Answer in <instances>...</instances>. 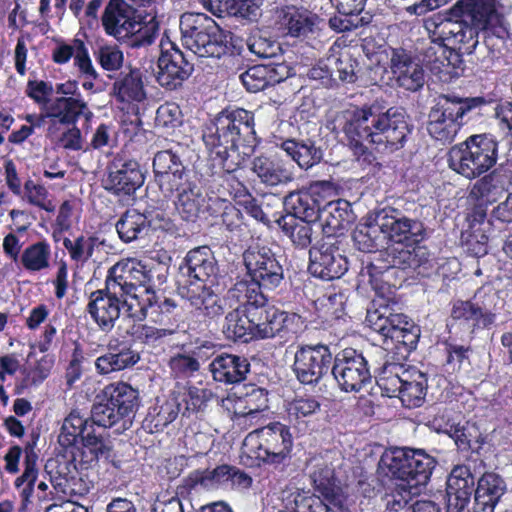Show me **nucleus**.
Segmentation results:
<instances>
[{
  "label": "nucleus",
  "instance_id": "nucleus-1",
  "mask_svg": "<svg viewBox=\"0 0 512 512\" xmlns=\"http://www.w3.org/2000/svg\"><path fill=\"white\" fill-rule=\"evenodd\" d=\"M394 305L383 297L372 301L367 309L366 324L383 336L382 352L386 353L380 380L392 392H398L403 405L419 407L425 399L427 377L415 367H405L409 354L416 348L420 328L402 313H396Z\"/></svg>",
  "mask_w": 512,
  "mask_h": 512
},
{
  "label": "nucleus",
  "instance_id": "nucleus-2",
  "mask_svg": "<svg viewBox=\"0 0 512 512\" xmlns=\"http://www.w3.org/2000/svg\"><path fill=\"white\" fill-rule=\"evenodd\" d=\"M333 129L344 134L353 155L364 161L372 157L367 144L374 145L378 151L394 152L404 146L411 132L402 108L385 109L378 102L339 112Z\"/></svg>",
  "mask_w": 512,
  "mask_h": 512
},
{
  "label": "nucleus",
  "instance_id": "nucleus-3",
  "mask_svg": "<svg viewBox=\"0 0 512 512\" xmlns=\"http://www.w3.org/2000/svg\"><path fill=\"white\" fill-rule=\"evenodd\" d=\"M493 6L484 0H459L450 17L434 15L425 21L432 42H447L464 54H472L479 44V32L485 30L494 16Z\"/></svg>",
  "mask_w": 512,
  "mask_h": 512
},
{
  "label": "nucleus",
  "instance_id": "nucleus-4",
  "mask_svg": "<svg viewBox=\"0 0 512 512\" xmlns=\"http://www.w3.org/2000/svg\"><path fill=\"white\" fill-rule=\"evenodd\" d=\"M254 115L237 108L222 111L203 130V141L214 160L224 172L231 174L242 167L246 153L239 151V144L254 136Z\"/></svg>",
  "mask_w": 512,
  "mask_h": 512
},
{
  "label": "nucleus",
  "instance_id": "nucleus-5",
  "mask_svg": "<svg viewBox=\"0 0 512 512\" xmlns=\"http://www.w3.org/2000/svg\"><path fill=\"white\" fill-rule=\"evenodd\" d=\"M435 460L422 449L396 447L385 451L379 461V469L404 492L420 494L428 484Z\"/></svg>",
  "mask_w": 512,
  "mask_h": 512
},
{
  "label": "nucleus",
  "instance_id": "nucleus-6",
  "mask_svg": "<svg viewBox=\"0 0 512 512\" xmlns=\"http://www.w3.org/2000/svg\"><path fill=\"white\" fill-rule=\"evenodd\" d=\"M180 31L182 45L194 56L220 58L229 51L232 34L205 14H183Z\"/></svg>",
  "mask_w": 512,
  "mask_h": 512
},
{
  "label": "nucleus",
  "instance_id": "nucleus-7",
  "mask_svg": "<svg viewBox=\"0 0 512 512\" xmlns=\"http://www.w3.org/2000/svg\"><path fill=\"white\" fill-rule=\"evenodd\" d=\"M498 145L490 134L471 135L449 150V168L468 180L476 179L497 163Z\"/></svg>",
  "mask_w": 512,
  "mask_h": 512
},
{
  "label": "nucleus",
  "instance_id": "nucleus-8",
  "mask_svg": "<svg viewBox=\"0 0 512 512\" xmlns=\"http://www.w3.org/2000/svg\"><path fill=\"white\" fill-rule=\"evenodd\" d=\"M123 279L119 261L109 268L103 289L90 294L87 311L103 332H110L120 317L121 309L126 308L125 295L131 288Z\"/></svg>",
  "mask_w": 512,
  "mask_h": 512
},
{
  "label": "nucleus",
  "instance_id": "nucleus-9",
  "mask_svg": "<svg viewBox=\"0 0 512 512\" xmlns=\"http://www.w3.org/2000/svg\"><path fill=\"white\" fill-rule=\"evenodd\" d=\"M484 103L482 97L439 96L428 114V134L442 144L452 143L464 125L465 115Z\"/></svg>",
  "mask_w": 512,
  "mask_h": 512
},
{
  "label": "nucleus",
  "instance_id": "nucleus-10",
  "mask_svg": "<svg viewBox=\"0 0 512 512\" xmlns=\"http://www.w3.org/2000/svg\"><path fill=\"white\" fill-rule=\"evenodd\" d=\"M123 279L131 286L125 295L126 312L136 321H143L150 314L157 312L158 296L150 287L152 271L134 259L119 261Z\"/></svg>",
  "mask_w": 512,
  "mask_h": 512
},
{
  "label": "nucleus",
  "instance_id": "nucleus-11",
  "mask_svg": "<svg viewBox=\"0 0 512 512\" xmlns=\"http://www.w3.org/2000/svg\"><path fill=\"white\" fill-rule=\"evenodd\" d=\"M139 406L138 391L119 382L106 386L98 394L91 410L93 425L110 428L124 418L134 415Z\"/></svg>",
  "mask_w": 512,
  "mask_h": 512
},
{
  "label": "nucleus",
  "instance_id": "nucleus-12",
  "mask_svg": "<svg viewBox=\"0 0 512 512\" xmlns=\"http://www.w3.org/2000/svg\"><path fill=\"white\" fill-rule=\"evenodd\" d=\"M243 444L258 460L277 466L290 460L293 437L288 426L272 422L251 431Z\"/></svg>",
  "mask_w": 512,
  "mask_h": 512
},
{
  "label": "nucleus",
  "instance_id": "nucleus-13",
  "mask_svg": "<svg viewBox=\"0 0 512 512\" xmlns=\"http://www.w3.org/2000/svg\"><path fill=\"white\" fill-rule=\"evenodd\" d=\"M79 438L85 449L83 454H90L89 461L109 458L111 448L102 437L95 434L93 423L79 411L73 410L63 421L58 442L61 446L68 448L73 446Z\"/></svg>",
  "mask_w": 512,
  "mask_h": 512
},
{
  "label": "nucleus",
  "instance_id": "nucleus-14",
  "mask_svg": "<svg viewBox=\"0 0 512 512\" xmlns=\"http://www.w3.org/2000/svg\"><path fill=\"white\" fill-rule=\"evenodd\" d=\"M159 48L156 81L168 90H175L182 86L194 70L191 54L184 53L168 37L161 39Z\"/></svg>",
  "mask_w": 512,
  "mask_h": 512
},
{
  "label": "nucleus",
  "instance_id": "nucleus-15",
  "mask_svg": "<svg viewBox=\"0 0 512 512\" xmlns=\"http://www.w3.org/2000/svg\"><path fill=\"white\" fill-rule=\"evenodd\" d=\"M499 303L500 298L492 288L482 287L471 300L454 302L451 317L475 328H490L495 323Z\"/></svg>",
  "mask_w": 512,
  "mask_h": 512
},
{
  "label": "nucleus",
  "instance_id": "nucleus-16",
  "mask_svg": "<svg viewBox=\"0 0 512 512\" xmlns=\"http://www.w3.org/2000/svg\"><path fill=\"white\" fill-rule=\"evenodd\" d=\"M331 372L340 389L345 392L360 391L372 378L368 360L353 348L343 349L336 354Z\"/></svg>",
  "mask_w": 512,
  "mask_h": 512
},
{
  "label": "nucleus",
  "instance_id": "nucleus-17",
  "mask_svg": "<svg viewBox=\"0 0 512 512\" xmlns=\"http://www.w3.org/2000/svg\"><path fill=\"white\" fill-rule=\"evenodd\" d=\"M247 274L261 289L274 290L284 279L283 267L267 246H251L243 253Z\"/></svg>",
  "mask_w": 512,
  "mask_h": 512
},
{
  "label": "nucleus",
  "instance_id": "nucleus-18",
  "mask_svg": "<svg viewBox=\"0 0 512 512\" xmlns=\"http://www.w3.org/2000/svg\"><path fill=\"white\" fill-rule=\"evenodd\" d=\"M308 269L313 276L326 281L341 278L348 270V261L340 249V241L326 236L310 248Z\"/></svg>",
  "mask_w": 512,
  "mask_h": 512
},
{
  "label": "nucleus",
  "instance_id": "nucleus-19",
  "mask_svg": "<svg viewBox=\"0 0 512 512\" xmlns=\"http://www.w3.org/2000/svg\"><path fill=\"white\" fill-rule=\"evenodd\" d=\"M145 177L135 160L115 157L107 166L104 188L121 200L134 199L135 192L144 184Z\"/></svg>",
  "mask_w": 512,
  "mask_h": 512
},
{
  "label": "nucleus",
  "instance_id": "nucleus-20",
  "mask_svg": "<svg viewBox=\"0 0 512 512\" xmlns=\"http://www.w3.org/2000/svg\"><path fill=\"white\" fill-rule=\"evenodd\" d=\"M332 360L327 345H302L295 352L293 371L302 384H317L328 373Z\"/></svg>",
  "mask_w": 512,
  "mask_h": 512
},
{
  "label": "nucleus",
  "instance_id": "nucleus-21",
  "mask_svg": "<svg viewBox=\"0 0 512 512\" xmlns=\"http://www.w3.org/2000/svg\"><path fill=\"white\" fill-rule=\"evenodd\" d=\"M387 242L404 244L419 242L425 232L424 224L405 216L400 210L391 207L376 212Z\"/></svg>",
  "mask_w": 512,
  "mask_h": 512
},
{
  "label": "nucleus",
  "instance_id": "nucleus-22",
  "mask_svg": "<svg viewBox=\"0 0 512 512\" xmlns=\"http://www.w3.org/2000/svg\"><path fill=\"white\" fill-rule=\"evenodd\" d=\"M153 171L160 191L167 198L174 196L177 188L189 180L186 167L172 150H162L154 155Z\"/></svg>",
  "mask_w": 512,
  "mask_h": 512
},
{
  "label": "nucleus",
  "instance_id": "nucleus-23",
  "mask_svg": "<svg viewBox=\"0 0 512 512\" xmlns=\"http://www.w3.org/2000/svg\"><path fill=\"white\" fill-rule=\"evenodd\" d=\"M303 324L296 313L280 311L275 308L261 307V320L256 322V337L267 339L279 337L288 340L295 335Z\"/></svg>",
  "mask_w": 512,
  "mask_h": 512
},
{
  "label": "nucleus",
  "instance_id": "nucleus-24",
  "mask_svg": "<svg viewBox=\"0 0 512 512\" xmlns=\"http://www.w3.org/2000/svg\"><path fill=\"white\" fill-rule=\"evenodd\" d=\"M222 325L226 339L248 343L256 337V322L261 320V310L244 309L242 306L230 308Z\"/></svg>",
  "mask_w": 512,
  "mask_h": 512
},
{
  "label": "nucleus",
  "instance_id": "nucleus-25",
  "mask_svg": "<svg viewBox=\"0 0 512 512\" xmlns=\"http://www.w3.org/2000/svg\"><path fill=\"white\" fill-rule=\"evenodd\" d=\"M185 273L190 285L212 284L218 274V264L213 251L208 246H199L190 250L185 259Z\"/></svg>",
  "mask_w": 512,
  "mask_h": 512
},
{
  "label": "nucleus",
  "instance_id": "nucleus-26",
  "mask_svg": "<svg viewBox=\"0 0 512 512\" xmlns=\"http://www.w3.org/2000/svg\"><path fill=\"white\" fill-rule=\"evenodd\" d=\"M475 489V478L470 468L455 466L447 479V512H462Z\"/></svg>",
  "mask_w": 512,
  "mask_h": 512
},
{
  "label": "nucleus",
  "instance_id": "nucleus-27",
  "mask_svg": "<svg viewBox=\"0 0 512 512\" xmlns=\"http://www.w3.org/2000/svg\"><path fill=\"white\" fill-rule=\"evenodd\" d=\"M512 188V170L499 167L478 179L470 189L469 197L491 204Z\"/></svg>",
  "mask_w": 512,
  "mask_h": 512
},
{
  "label": "nucleus",
  "instance_id": "nucleus-28",
  "mask_svg": "<svg viewBox=\"0 0 512 512\" xmlns=\"http://www.w3.org/2000/svg\"><path fill=\"white\" fill-rule=\"evenodd\" d=\"M390 68L397 84L405 90L416 92L425 83L423 66L404 50H394Z\"/></svg>",
  "mask_w": 512,
  "mask_h": 512
},
{
  "label": "nucleus",
  "instance_id": "nucleus-29",
  "mask_svg": "<svg viewBox=\"0 0 512 512\" xmlns=\"http://www.w3.org/2000/svg\"><path fill=\"white\" fill-rule=\"evenodd\" d=\"M251 169L268 187L286 185L294 180L293 166L277 156H257L252 160Z\"/></svg>",
  "mask_w": 512,
  "mask_h": 512
},
{
  "label": "nucleus",
  "instance_id": "nucleus-30",
  "mask_svg": "<svg viewBox=\"0 0 512 512\" xmlns=\"http://www.w3.org/2000/svg\"><path fill=\"white\" fill-rule=\"evenodd\" d=\"M74 59V65L86 78L97 79L99 74L92 64L85 42L74 38L70 43L60 41L52 51V60L57 64H66Z\"/></svg>",
  "mask_w": 512,
  "mask_h": 512
},
{
  "label": "nucleus",
  "instance_id": "nucleus-31",
  "mask_svg": "<svg viewBox=\"0 0 512 512\" xmlns=\"http://www.w3.org/2000/svg\"><path fill=\"white\" fill-rule=\"evenodd\" d=\"M175 208L180 217L195 222L208 208V200L202 189L190 179L175 191Z\"/></svg>",
  "mask_w": 512,
  "mask_h": 512
},
{
  "label": "nucleus",
  "instance_id": "nucleus-32",
  "mask_svg": "<svg viewBox=\"0 0 512 512\" xmlns=\"http://www.w3.org/2000/svg\"><path fill=\"white\" fill-rule=\"evenodd\" d=\"M44 115L62 125H75L80 117L89 120L93 113L78 94L77 97H56L47 105Z\"/></svg>",
  "mask_w": 512,
  "mask_h": 512
},
{
  "label": "nucleus",
  "instance_id": "nucleus-33",
  "mask_svg": "<svg viewBox=\"0 0 512 512\" xmlns=\"http://www.w3.org/2000/svg\"><path fill=\"white\" fill-rule=\"evenodd\" d=\"M289 76V68L284 63H269L250 67L240 75L245 88L257 93L285 80Z\"/></svg>",
  "mask_w": 512,
  "mask_h": 512
},
{
  "label": "nucleus",
  "instance_id": "nucleus-34",
  "mask_svg": "<svg viewBox=\"0 0 512 512\" xmlns=\"http://www.w3.org/2000/svg\"><path fill=\"white\" fill-rule=\"evenodd\" d=\"M213 379L225 384L244 381L250 371V362L244 356L222 353L209 364Z\"/></svg>",
  "mask_w": 512,
  "mask_h": 512
},
{
  "label": "nucleus",
  "instance_id": "nucleus-35",
  "mask_svg": "<svg viewBox=\"0 0 512 512\" xmlns=\"http://www.w3.org/2000/svg\"><path fill=\"white\" fill-rule=\"evenodd\" d=\"M506 490V482L500 475L484 473L478 479L475 489L473 512H494Z\"/></svg>",
  "mask_w": 512,
  "mask_h": 512
},
{
  "label": "nucleus",
  "instance_id": "nucleus-36",
  "mask_svg": "<svg viewBox=\"0 0 512 512\" xmlns=\"http://www.w3.org/2000/svg\"><path fill=\"white\" fill-rule=\"evenodd\" d=\"M317 219L321 221V226L327 236H333L349 227L353 223L355 216L348 201L339 199L330 201L323 207L320 206V212Z\"/></svg>",
  "mask_w": 512,
  "mask_h": 512
},
{
  "label": "nucleus",
  "instance_id": "nucleus-37",
  "mask_svg": "<svg viewBox=\"0 0 512 512\" xmlns=\"http://www.w3.org/2000/svg\"><path fill=\"white\" fill-rule=\"evenodd\" d=\"M63 245L70 258L82 266L89 261L100 263L105 254V241L97 236L81 235L74 240L65 238Z\"/></svg>",
  "mask_w": 512,
  "mask_h": 512
},
{
  "label": "nucleus",
  "instance_id": "nucleus-38",
  "mask_svg": "<svg viewBox=\"0 0 512 512\" xmlns=\"http://www.w3.org/2000/svg\"><path fill=\"white\" fill-rule=\"evenodd\" d=\"M228 308L242 306L244 309L257 308L261 310L267 303V297L255 283L246 280L237 281L226 293L223 299Z\"/></svg>",
  "mask_w": 512,
  "mask_h": 512
},
{
  "label": "nucleus",
  "instance_id": "nucleus-39",
  "mask_svg": "<svg viewBox=\"0 0 512 512\" xmlns=\"http://www.w3.org/2000/svg\"><path fill=\"white\" fill-rule=\"evenodd\" d=\"M264 0H208L210 12L218 17L224 15L257 21L262 14Z\"/></svg>",
  "mask_w": 512,
  "mask_h": 512
},
{
  "label": "nucleus",
  "instance_id": "nucleus-40",
  "mask_svg": "<svg viewBox=\"0 0 512 512\" xmlns=\"http://www.w3.org/2000/svg\"><path fill=\"white\" fill-rule=\"evenodd\" d=\"M316 20L317 17L314 14L294 6L282 9L278 17L280 29L292 37H306L313 33Z\"/></svg>",
  "mask_w": 512,
  "mask_h": 512
},
{
  "label": "nucleus",
  "instance_id": "nucleus-41",
  "mask_svg": "<svg viewBox=\"0 0 512 512\" xmlns=\"http://www.w3.org/2000/svg\"><path fill=\"white\" fill-rule=\"evenodd\" d=\"M353 240L358 250L366 253L377 252L386 248L388 242L376 212L370 215L365 223L356 227Z\"/></svg>",
  "mask_w": 512,
  "mask_h": 512
},
{
  "label": "nucleus",
  "instance_id": "nucleus-42",
  "mask_svg": "<svg viewBox=\"0 0 512 512\" xmlns=\"http://www.w3.org/2000/svg\"><path fill=\"white\" fill-rule=\"evenodd\" d=\"M315 489L321 493V499L332 507V512L340 504L339 490L334 477V469L324 461L315 460L310 474Z\"/></svg>",
  "mask_w": 512,
  "mask_h": 512
},
{
  "label": "nucleus",
  "instance_id": "nucleus-43",
  "mask_svg": "<svg viewBox=\"0 0 512 512\" xmlns=\"http://www.w3.org/2000/svg\"><path fill=\"white\" fill-rule=\"evenodd\" d=\"M112 95L122 103L143 101L146 93L140 70L130 68L129 72L121 73L113 83Z\"/></svg>",
  "mask_w": 512,
  "mask_h": 512
},
{
  "label": "nucleus",
  "instance_id": "nucleus-44",
  "mask_svg": "<svg viewBox=\"0 0 512 512\" xmlns=\"http://www.w3.org/2000/svg\"><path fill=\"white\" fill-rule=\"evenodd\" d=\"M186 297L191 306L205 317L213 319L225 311L226 305L223 299L215 294L208 285L188 287Z\"/></svg>",
  "mask_w": 512,
  "mask_h": 512
},
{
  "label": "nucleus",
  "instance_id": "nucleus-45",
  "mask_svg": "<svg viewBox=\"0 0 512 512\" xmlns=\"http://www.w3.org/2000/svg\"><path fill=\"white\" fill-rule=\"evenodd\" d=\"M321 204L310 191L291 192L284 198L286 215L295 216L301 220L314 221L320 212Z\"/></svg>",
  "mask_w": 512,
  "mask_h": 512
},
{
  "label": "nucleus",
  "instance_id": "nucleus-46",
  "mask_svg": "<svg viewBox=\"0 0 512 512\" xmlns=\"http://www.w3.org/2000/svg\"><path fill=\"white\" fill-rule=\"evenodd\" d=\"M281 148L300 168L308 169L319 163L322 159V151L311 140L297 141L295 139H287L281 143Z\"/></svg>",
  "mask_w": 512,
  "mask_h": 512
},
{
  "label": "nucleus",
  "instance_id": "nucleus-47",
  "mask_svg": "<svg viewBox=\"0 0 512 512\" xmlns=\"http://www.w3.org/2000/svg\"><path fill=\"white\" fill-rule=\"evenodd\" d=\"M38 456L31 446L25 448L24 471L21 476L17 477L14 485L21 498L22 507L26 508L31 503L34 492V485L38 477L37 469Z\"/></svg>",
  "mask_w": 512,
  "mask_h": 512
},
{
  "label": "nucleus",
  "instance_id": "nucleus-48",
  "mask_svg": "<svg viewBox=\"0 0 512 512\" xmlns=\"http://www.w3.org/2000/svg\"><path fill=\"white\" fill-rule=\"evenodd\" d=\"M140 357L130 348L110 350L95 360V368L100 375H108L134 366Z\"/></svg>",
  "mask_w": 512,
  "mask_h": 512
},
{
  "label": "nucleus",
  "instance_id": "nucleus-49",
  "mask_svg": "<svg viewBox=\"0 0 512 512\" xmlns=\"http://www.w3.org/2000/svg\"><path fill=\"white\" fill-rule=\"evenodd\" d=\"M312 221L301 220L295 216L284 215L277 220L283 234L287 236L297 248H307L312 242Z\"/></svg>",
  "mask_w": 512,
  "mask_h": 512
},
{
  "label": "nucleus",
  "instance_id": "nucleus-50",
  "mask_svg": "<svg viewBox=\"0 0 512 512\" xmlns=\"http://www.w3.org/2000/svg\"><path fill=\"white\" fill-rule=\"evenodd\" d=\"M283 509L278 512H332V507L326 504L320 496L308 491L295 490L283 499Z\"/></svg>",
  "mask_w": 512,
  "mask_h": 512
},
{
  "label": "nucleus",
  "instance_id": "nucleus-51",
  "mask_svg": "<svg viewBox=\"0 0 512 512\" xmlns=\"http://www.w3.org/2000/svg\"><path fill=\"white\" fill-rule=\"evenodd\" d=\"M149 229L147 217L136 210L126 211L116 223L117 233L126 243L146 236Z\"/></svg>",
  "mask_w": 512,
  "mask_h": 512
},
{
  "label": "nucleus",
  "instance_id": "nucleus-52",
  "mask_svg": "<svg viewBox=\"0 0 512 512\" xmlns=\"http://www.w3.org/2000/svg\"><path fill=\"white\" fill-rule=\"evenodd\" d=\"M389 266L399 269H417L425 265L429 260V253L422 246H405L391 248L388 251Z\"/></svg>",
  "mask_w": 512,
  "mask_h": 512
},
{
  "label": "nucleus",
  "instance_id": "nucleus-53",
  "mask_svg": "<svg viewBox=\"0 0 512 512\" xmlns=\"http://www.w3.org/2000/svg\"><path fill=\"white\" fill-rule=\"evenodd\" d=\"M135 27L120 41L131 48H142L152 45L159 36L160 26L155 17L142 20L139 16L134 22Z\"/></svg>",
  "mask_w": 512,
  "mask_h": 512
},
{
  "label": "nucleus",
  "instance_id": "nucleus-54",
  "mask_svg": "<svg viewBox=\"0 0 512 512\" xmlns=\"http://www.w3.org/2000/svg\"><path fill=\"white\" fill-rule=\"evenodd\" d=\"M436 46L427 49L426 58L431 63L432 69L441 71L445 67L459 68L462 62L460 54L455 50H449L447 42H434Z\"/></svg>",
  "mask_w": 512,
  "mask_h": 512
},
{
  "label": "nucleus",
  "instance_id": "nucleus-55",
  "mask_svg": "<svg viewBox=\"0 0 512 512\" xmlns=\"http://www.w3.org/2000/svg\"><path fill=\"white\" fill-rule=\"evenodd\" d=\"M50 253L47 243L37 242L24 250L21 261L27 270L39 271L49 266Z\"/></svg>",
  "mask_w": 512,
  "mask_h": 512
},
{
  "label": "nucleus",
  "instance_id": "nucleus-56",
  "mask_svg": "<svg viewBox=\"0 0 512 512\" xmlns=\"http://www.w3.org/2000/svg\"><path fill=\"white\" fill-rule=\"evenodd\" d=\"M95 58L101 68L108 72L120 70L124 63V53L116 44L99 46Z\"/></svg>",
  "mask_w": 512,
  "mask_h": 512
},
{
  "label": "nucleus",
  "instance_id": "nucleus-57",
  "mask_svg": "<svg viewBox=\"0 0 512 512\" xmlns=\"http://www.w3.org/2000/svg\"><path fill=\"white\" fill-rule=\"evenodd\" d=\"M320 407L321 405L315 397H299L288 404L287 412L291 421H300L317 413Z\"/></svg>",
  "mask_w": 512,
  "mask_h": 512
},
{
  "label": "nucleus",
  "instance_id": "nucleus-58",
  "mask_svg": "<svg viewBox=\"0 0 512 512\" xmlns=\"http://www.w3.org/2000/svg\"><path fill=\"white\" fill-rule=\"evenodd\" d=\"M333 62L334 72L338 74L339 79L346 83H355L358 79L359 64L348 53H341L338 58L328 59Z\"/></svg>",
  "mask_w": 512,
  "mask_h": 512
},
{
  "label": "nucleus",
  "instance_id": "nucleus-59",
  "mask_svg": "<svg viewBox=\"0 0 512 512\" xmlns=\"http://www.w3.org/2000/svg\"><path fill=\"white\" fill-rule=\"evenodd\" d=\"M370 21L371 16L368 13H366L364 16L353 13H338V15H335L329 19V27L338 33H342L365 26L369 24Z\"/></svg>",
  "mask_w": 512,
  "mask_h": 512
},
{
  "label": "nucleus",
  "instance_id": "nucleus-60",
  "mask_svg": "<svg viewBox=\"0 0 512 512\" xmlns=\"http://www.w3.org/2000/svg\"><path fill=\"white\" fill-rule=\"evenodd\" d=\"M54 93L52 83L43 80H29L26 86V94L34 100L35 103L40 105L41 111L46 112L47 105L53 99L51 96Z\"/></svg>",
  "mask_w": 512,
  "mask_h": 512
},
{
  "label": "nucleus",
  "instance_id": "nucleus-61",
  "mask_svg": "<svg viewBox=\"0 0 512 512\" xmlns=\"http://www.w3.org/2000/svg\"><path fill=\"white\" fill-rule=\"evenodd\" d=\"M467 252L474 257L485 256L488 252V235L485 228L471 230L463 234Z\"/></svg>",
  "mask_w": 512,
  "mask_h": 512
},
{
  "label": "nucleus",
  "instance_id": "nucleus-62",
  "mask_svg": "<svg viewBox=\"0 0 512 512\" xmlns=\"http://www.w3.org/2000/svg\"><path fill=\"white\" fill-rule=\"evenodd\" d=\"M169 367L176 377H187L198 371L199 361L189 354L178 353L170 358Z\"/></svg>",
  "mask_w": 512,
  "mask_h": 512
},
{
  "label": "nucleus",
  "instance_id": "nucleus-63",
  "mask_svg": "<svg viewBox=\"0 0 512 512\" xmlns=\"http://www.w3.org/2000/svg\"><path fill=\"white\" fill-rule=\"evenodd\" d=\"M175 333H177V327L157 328L143 324L136 329L137 338L149 345L161 344L165 338L171 337Z\"/></svg>",
  "mask_w": 512,
  "mask_h": 512
},
{
  "label": "nucleus",
  "instance_id": "nucleus-64",
  "mask_svg": "<svg viewBox=\"0 0 512 512\" xmlns=\"http://www.w3.org/2000/svg\"><path fill=\"white\" fill-rule=\"evenodd\" d=\"M248 49L259 58L277 56L280 46L277 42L261 36H252L247 41Z\"/></svg>",
  "mask_w": 512,
  "mask_h": 512
}]
</instances>
